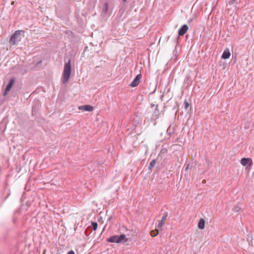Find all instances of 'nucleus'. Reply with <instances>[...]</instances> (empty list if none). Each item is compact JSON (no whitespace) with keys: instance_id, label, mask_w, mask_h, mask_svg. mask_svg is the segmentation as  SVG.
Masks as SVG:
<instances>
[{"instance_id":"1","label":"nucleus","mask_w":254,"mask_h":254,"mask_svg":"<svg viewBox=\"0 0 254 254\" xmlns=\"http://www.w3.org/2000/svg\"><path fill=\"white\" fill-rule=\"evenodd\" d=\"M24 33L23 30H18L12 34L9 39L10 47L17 45L21 40V34Z\"/></svg>"},{"instance_id":"2","label":"nucleus","mask_w":254,"mask_h":254,"mask_svg":"<svg viewBox=\"0 0 254 254\" xmlns=\"http://www.w3.org/2000/svg\"><path fill=\"white\" fill-rule=\"evenodd\" d=\"M71 74V64L70 60L66 63L64 66V72L62 77V82L63 84H66L70 77Z\"/></svg>"},{"instance_id":"3","label":"nucleus","mask_w":254,"mask_h":254,"mask_svg":"<svg viewBox=\"0 0 254 254\" xmlns=\"http://www.w3.org/2000/svg\"><path fill=\"white\" fill-rule=\"evenodd\" d=\"M107 241L110 243H125L127 241V239L126 238L125 234H122L119 236L115 235L110 237L107 239Z\"/></svg>"},{"instance_id":"4","label":"nucleus","mask_w":254,"mask_h":254,"mask_svg":"<svg viewBox=\"0 0 254 254\" xmlns=\"http://www.w3.org/2000/svg\"><path fill=\"white\" fill-rule=\"evenodd\" d=\"M152 110L153 111L152 113L151 120H156L160 116V112L158 110V105L152 104L151 107Z\"/></svg>"},{"instance_id":"5","label":"nucleus","mask_w":254,"mask_h":254,"mask_svg":"<svg viewBox=\"0 0 254 254\" xmlns=\"http://www.w3.org/2000/svg\"><path fill=\"white\" fill-rule=\"evenodd\" d=\"M141 77V74H137L135 76V78L131 82V83L129 84V85L131 87H133L137 86L139 84V83H140Z\"/></svg>"},{"instance_id":"6","label":"nucleus","mask_w":254,"mask_h":254,"mask_svg":"<svg viewBox=\"0 0 254 254\" xmlns=\"http://www.w3.org/2000/svg\"><path fill=\"white\" fill-rule=\"evenodd\" d=\"M241 164L244 166H246L248 165L250 166H252L253 165V161L251 158H243L241 160Z\"/></svg>"},{"instance_id":"7","label":"nucleus","mask_w":254,"mask_h":254,"mask_svg":"<svg viewBox=\"0 0 254 254\" xmlns=\"http://www.w3.org/2000/svg\"><path fill=\"white\" fill-rule=\"evenodd\" d=\"M188 26L186 24L183 25L179 29L178 34L179 36L184 35L188 31Z\"/></svg>"},{"instance_id":"8","label":"nucleus","mask_w":254,"mask_h":254,"mask_svg":"<svg viewBox=\"0 0 254 254\" xmlns=\"http://www.w3.org/2000/svg\"><path fill=\"white\" fill-rule=\"evenodd\" d=\"M78 109L84 111L91 112L93 110V107L89 105H86L84 106H81L78 107Z\"/></svg>"},{"instance_id":"9","label":"nucleus","mask_w":254,"mask_h":254,"mask_svg":"<svg viewBox=\"0 0 254 254\" xmlns=\"http://www.w3.org/2000/svg\"><path fill=\"white\" fill-rule=\"evenodd\" d=\"M14 82H15V79L14 78H12L10 79L9 83H8V84L7 85V86L5 88V94H6V93L10 90V89L13 85Z\"/></svg>"},{"instance_id":"10","label":"nucleus","mask_w":254,"mask_h":254,"mask_svg":"<svg viewBox=\"0 0 254 254\" xmlns=\"http://www.w3.org/2000/svg\"><path fill=\"white\" fill-rule=\"evenodd\" d=\"M168 216L167 212H166L164 214V215L162 216L161 220L159 221L157 228H161L162 226L164 225L165 221L166 220L167 217Z\"/></svg>"},{"instance_id":"11","label":"nucleus","mask_w":254,"mask_h":254,"mask_svg":"<svg viewBox=\"0 0 254 254\" xmlns=\"http://www.w3.org/2000/svg\"><path fill=\"white\" fill-rule=\"evenodd\" d=\"M230 55L229 49L227 48L224 50L222 56V58L224 59H228L230 57Z\"/></svg>"},{"instance_id":"12","label":"nucleus","mask_w":254,"mask_h":254,"mask_svg":"<svg viewBox=\"0 0 254 254\" xmlns=\"http://www.w3.org/2000/svg\"><path fill=\"white\" fill-rule=\"evenodd\" d=\"M198 227L200 229H203L205 227V221L203 219L201 218L198 222Z\"/></svg>"},{"instance_id":"13","label":"nucleus","mask_w":254,"mask_h":254,"mask_svg":"<svg viewBox=\"0 0 254 254\" xmlns=\"http://www.w3.org/2000/svg\"><path fill=\"white\" fill-rule=\"evenodd\" d=\"M108 3L107 2H106L104 4V6L102 9V13L104 14H105L107 13L108 11Z\"/></svg>"},{"instance_id":"14","label":"nucleus","mask_w":254,"mask_h":254,"mask_svg":"<svg viewBox=\"0 0 254 254\" xmlns=\"http://www.w3.org/2000/svg\"><path fill=\"white\" fill-rule=\"evenodd\" d=\"M155 164H156V160L155 159L152 160L149 164V165L148 166V169L150 170H152V168L154 167Z\"/></svg>"},{"instance_id":"15","label":"nucleus","mask_w":254,"mask_h":254,"mask_svg":"<svg viewBox=\"0 0 254 254\" xmlns=\"http://www.w3.org/2000/svg\"><path fill=\"white\" fill-rule=\"evenodd\" d=\"M158 234V230L156 229L150 232V235L152 237H155Z\"/></svg>"},{"instance_id":"16","label":"nucleus","mask_w":254,"mask_h":254,"mask_svg":"<svg viewBox=\"0 0 254 254\" xmlns=\"http://www.w3.org/2000/svg\"><path fill=\"white\" fill-rule=\"evenodd\" d=\"M91 225H92V228H93V230L95 231L97 229V227H98V224H97V222H92L91 223Z\"/></svg>"},{"instance_id":"17","label":"nucleus","mask_w":254,"mask_h":254,"mask_svg":"<svg viewBox=\"0 0 254 254\" xmlns=\"http://www.w3.org/2000/svg\"><path fill=\"white\" fill-rule=\"evenodd\" d=\"M167 132L168 134L171 135L173 132V128L170 126L167 130Z\"/></svg>"},{"instance_id":"18","label":"nucleus","mask_w":254,"mask_h":254,"mask_svg":"<svg viewBox=\"0 0 254 254\" xmlns=\"http://www.w3.org/2000/svg\"><path fill=\"white\" fill-rule=\"evenodd\" d=\"M240 209H241V207L239 206L235 205L234 207L233 210L234 211H235L236 212H238L240 210Z\"/></svg>"},{"instance_id":"19","label":"nucleus","mask_w":254,"mask_h":254,"mask_svg":"<svg viewBox=\"0 0 254 254\" xmlns=\"http://www.w3.org/2000/svg\"><path fill=\"white\" fill-rule=\"evenodd\" d=\"M184 105H185V109L186 110H187L188 108L189 107V103L187 101V100H185V102H184Z\"/></svg>"},{"instance_id":"20","label":"nucleus","mask_w":254,"mask_h":254,"mask_svg":"<svg viewBox=\"0 0 254 254\" xmlns=\"http://www.w3.org/2000/svg\"><path fill=\"white\" fill-rule=\"evenodd\" d=\"M236 0H230L229 1V4L230 5H232V4H234L236 2Z\"/></svg>"},{"instance_id":"21","label":"nucleus","mask_w":254,"mask_h":254,"mask_svg":"<svg viewBox=\"0 0 254 254\" xmlns=\"http://www.w3.org/2000/svg\"><path fill=\"white\" fill-rule=\"evenodd\" d=\"M67 254H74V252L73 251L71 250Z\"/></svg>"},{"instance_id":"22","label":"nucleus","mask_w":254,"mask_h":254,"mask_svg":"<svg viewBox=\"0 0 254 254\" xmlns=\"http://www.w3.org/2000/svg\"><path fill=\"white\" fill-rule=\"evenodd\" d=\"M124 2H126L127 0H123Z\"/></svg>"},{"instance_id":"23","label":"nucleus","mask_w":254,"mask_h":254,"mask_svg":"<svg viewBox=\"0 0 254 254\" xmlns=\"http://www.w3.org/2000/svg\"><path fill=\"white\" fill-rule=\"evenodd\" d=\"M188 166H189V165H188V166L187 167V168L186 169V170L188 168Z\"/></svg>"}]
</instances>
